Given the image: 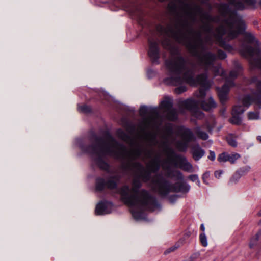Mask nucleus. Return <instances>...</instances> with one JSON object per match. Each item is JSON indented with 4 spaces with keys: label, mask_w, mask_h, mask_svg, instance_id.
Returning <instances> with one entry per match:
<instances>
[{
    "label": "nucleus",
    "mask_w": 261,
    "mask_h": 261,
    "mask_svg": "<svg viewBox=\"0 0 261 261\" xmlns=\"http://www.w3.org/2000/svg\"><path fill=\"white\" fill-rule=\"evenodd\" d=\"M75 144L82 151L91 155L94 163L101 170L112 173L109 165L106 162L108 156L121 161L127 160L126 166H131L135 170L136 177L132 181L131 188L124 185L119 189L121 200L131 207L133 216L139 220L144 217L145 211H154L159 207L156 199L149 192L144 189H140L142 181L147 182L150 180L151 172L155 173L160 168L159 157L151 159L147 164L148 171L139 162L135 160L141 158L144 161L150 158L151 150H146L137 145L134 148L127 150L126 147L119 143L110 134L102 137H94L93 143L88 146L84 145L83 140L77 138Z\"/></svg>",
    "instance_id": "obj_1"
},
{
    "label": "nucleus",
    "mask_w": 261,
    "mask_h": 261,
    "mask_svg": "<svg viewBox=\"0 0 261 261\" xmlns=\"http://www.w3.org/2000/svg\"><path fill=\"white\" fill-rule=\"evenodd\" d=\"M226 57L225 53L219 49L217 55L210 51L202 54L197 59L196 64L192 63L178 54L166 61V67L169 72V77L164 79L165 84L176 86L186 83L191 86H200L199 91L196 94V99L189 98L178 100L177 106L180 109L189 110L192 115L200 119L204 115L199 110L200 108L208 111L216 107V104L212 97H210L207 102L204 100L206 91L211 85V82L207 80V72L211 71L215 76L225 77V72L221 64L215 65V61L217 59H224Z\"/></svg>",
    "instance_id": "obj_2"
},
{
    "label": "nucleus",
    "mask_w": 261,
    "mask_h": 261,
    "mask_svg": "<svg viewBox=\"0 0 261 261\" xmlns=\"http://www.w3.org/2000/svg\"><path fill=\"white\" fill-rule=\"evenodd\" d=\"M219 11L222 17L221 22L220 17H214L215 18L214 21L202 20L205 23L201 28L207 35L205 38L207 44L211 43L213 37L216 44L230 50L232 47L225 44L224 36L227 35L228 39H233L238 35L244 34L246 25L242 17L236 11L229 10L227 4H221Z\"/></svg>",
    "instance_id": "obj_3"
},
{
    "label": "nucleus",
    "mask_w": 261,
    "mask_h": 261,
    "mask_svg": "<svg viewBox=\"0 0 261 261\" xmlns=\"http://www.w3.org/2000/svg\"><path fill=\"white\" fill-rule=\"evenodd\" d=\"M157 30L161 35L167 37L162 42V45L164 48L170 51L171 54V57L165 61V63L170 60L172 57H176L177 54L181 56L177 49L172 45L170 38L185 45L189 53L197 59L202 54L200 50L205 49L201 32L195 31L190 27L187 20H184L179 27L173 28L171 25L164 27L158 25Z\"/></svg>",
    "instance_id": "obj_4"
},
{
    "label": "nucleus",
    "mask_w": 261,
    "mask_h": 261,
    "mask_svg": "<svg viewBox=\"0 0 261 261\" xmlns=\"http://www.w3.org/2000/svg\"><path fill=\"white\" fill-rule=\"evenodd\" d=\"M172 106V100L169 97H165L161 102L159 108L141 106L139 109V115L142 117V119L138 124L139 129L144 132L146 129L159 128L161 124L160 111L165 115L168 120L171 121L176 120L177 111Z\"/></svg>",
    "instance_id": "obj_5"
},
{
    "label": "nucleus",
    "mask_w": 261,
    "mask_h": 261,
    "mask_svg": "<svg viewBox=\"0 0 261 261\" xmlns=\"http://www.w3.org/2000/svg\"><path fill=\"white\" fill-rule=\"evenodd\" d=\"M259 45V41L254 34L246 32L244 34V40L238 49L242 56L248 59L252 69L261 70V51Z\"/></svg>",
    "instance_id": "obj_6"
},
{
    "label": "nucleus",
    "mask_w": 261,
    "mask_h": 261,
    "mask_svg": "<svg viewBox=\"0 0 261 261\" xmlns=\"http://www.w3.org/2000/svg\"><path fill=\"white\" fill-rule=\"evenodd\" d=\"M151 185L153 189L162 196H166L170 192L186 193L190 189V186L187 183L179 182L172 184L160 174L155 175L151 180Z\"/></svg>",
    "instance_id": "obj_7"
},
{
    "label": "nucleus",
    "mask_w": 261,
    "mask_h": 261,
    "mask_svg": "<svg viewBox=\"0 0 261 261\" xmlns=\"http://www.w3.org/2000/svg\"><path fill=\"white\" fill-rule=\"evenodd\" d=\"M235 69L230 72L229 77L226 79L225 83L222 88H218V94L221 103L224 104L228 99V94L229 91V88L234 86V83L232 81L239 75L241 73L242 67L237 62H234Z\"/></svg>",
    "instance_id": "obj_8"
},
{
    "label": "nucleus",
    "mask_w": 261,
    "mask_h": 261,
    "mask_svg": "<svg viewBox=\"0 0 261 261\" xmlns=\"http://www.w3.org/2000/svg\"><path fill=\"white\" fill-rule=\"evenodd\" d=\"M176 134L182 140V141H177L175 144L176 148L180 152L186 151L189 143L196 140L192 130L184 126L178 127L176 130Z\"/></svg>",
    "instance_id": "obj_9"
},
{
    "label": "nucleus",
    "mask_w": 261,
    "mask_h": 261,
    "mask_svg": "<svg viewBox=\"0 0 261 261\" xmlns=\"http://www.w3.org/2000/svg\"><path fill=\"white\" fill-rule=\"evenodd\" d=\"M240 100L242 105H237L233 108L232 111V117L230 119V122L233 124L239 125L241 123L242 118L240 116L250 106L252 100L249 95H245Z\"/></svg>",
    "instance_id": "obj_10"
},
{
    "label": "nucleus",
    "mask_w": 261,
    "mask_h": 261,
    "mask_svg": "<svg viewBox=\"0 0 261 261\" xmlns=\"http://www.w3.org/2000/svg\"><path fill=\"white\" fill-rule=\"evenodd\" d=\"M184 12L187 18L193 21L195 20L197 15L199 16L201 20H206L208 22L214 21L215 19L208 13L204 12L202 8L196 4L192 8L188 7Z\"/></svg>",
    "instance_id": "obj_11"
},
{
    "label": "nucleus",
    "mask_w": 261,
    "mask_h": 261,
    "mask_svg": "<svg viewBox=\"0 0 261 261\" xmlns=\"http://www.w3.org/2000/svg\"><path fill=\"white\" fill-rule=\"evenodd\" d=\"M120 179L119 174L109 176L106 181L102 178H98L96 181V191H101L105 187L110 190L116 189Z\"/></svg>",
    "instance_id": "obj_12"
},
{
    "label": "nucleus",
    "mask_w": 261,
    "mask_h": 261,
    "mask_svg": "<svg viewBox=\"0 0 261 261\" xmlns=\"http://www.w3.org/2000/svg\"><path fill=\"white\" fill-rule=\"evenodd\" d=\"M173 134V129L170 125H167L165 128V133L162 136L163 141L161 142L159 147L167 155L168 160H172L171 155L174 154L173 150L168 146V141Z\"/></svg>",
    "instance_id": "obj_13"
},
{
    "label": "nucleus",
    "mask_w": 261,
    "mask_h": 261,
    "mask_svg": "<svg viewBox=\"0 0 261 261\" xmlns=\"http://www.w3.org/2000/svg\"><path fill=\"white\" fill-rule=\"evenodd\" d=\"M232 2L234 3V9L238 10L261 8V0L258 3L256 0H232Z\"/></svg>",
    "instance_id": "obj_14"
},
{
    "label": "nucleus",
    "mask_w": 261,
    "mask_h": 261,
    "mask_svg": "<svg viewBox=\"0 0 261 261\" xmlns=\"http://www.w3.org/2000/svg\"><path fill=\"white\" fill-rule=\"evenodd\" d=\"M250 83H255L256 89L255 91L252 92L251 94L247 95L250 96V98L252 100V103L254 102L256 104L259 109L261 108V79L254 76L251 79Z\"/></svg>",
    "instance_id": "obj_15"
},
{
    "label": "nucleus",
    "mask_w": 261,
    "mask_h": 261,
    "mask_svg": "<svg viewBox=\"0 0 261 261\" xmlns=\"http://www.w3.org/2000/svg\"><path fill=\"white\" fill-rule=\"evenodd\" d=\"M148 55L152 60L155 63H159L160 58V49L159 46V41L156 40L149 39Z\"/></svg>",
    "instance_id": "obj_16"
},
{
    "label": "nucleus",
    "mask_w": 261,
    "mask_h": 261,
    "mask_svg": "<svg viewBox=\"0 0 261 261\" xmlns=\"http://www.w3.org/2000/svg\"><path fill=\"white\" fill-rule=\"evenodd\" d=\"M176 166L179 167L181 169L188 172H192L193 168L191 163L188 162L187 159L180 155H175Z\"/></svg>",
    "instance_id": "obj_17"
},
{
    "label": "nucleus",
    "mask_w": 261,
    "mask_h": 261,
    "mask_svg": "<svg viewBox=\"0 0 261 261\" xmlns=\"http://www.w3.org/2000/svg\"><path fill=\"white\" fill-rule=\"evenodd\" d=\"M113 206L111 202L101 201L96 206L95 213L99 215L109 214L112 211Z\"/></svg>",
    "instance_id": "obj_18"
},
{
    "label": "nucleus",
    "mask_w": 261,
    "mask_h": 261,
    "mask_svg": "<svg viewBox=\"0 0 261 261\" xmlns=\"http://www.w3.org/2000/svg\"><path fill=\"white\" fill-rule=\"evenodd\" d=\"M148 129H146L145 131L143 132L141 129H140V132L142 133V135L140 136V137L144 140L147 141L148 143V145L150 146H158L159 148H161L159 147L160 143L156 140V136L155 134H153L151 132H147Z\"/></svg>",
    "instance_id": "obj_19"
},
{
    "label": "nucleus",
    "mask_w": 261,
    "mask_h": 261,
    "mask_svg": "<svg viewBox=\"0 0 261 261\" xmlns=\"http://www.w3.org/2000/svg\"><path fill=\"white\" fill-rule=\"evenodd\" d=\"M191 153L193 159L198 161L204 156L205 151L199 144H195L191 147Z\"/></svg>",
    "instance_id": "obj_20"
},
{
    "label": "nucleus",
    "mask_w": 261,
    "mask_h": 261,
    "mask_svg": "<svg viewBox=\"0 0 261 261\" xmlns=\"http://www.w3.org/2000/svg\"><path fill=\"white\" fill-rule=\"evenodd\" d=\"M194 131L197 136L202 140H206L208 138L207 134L203 131L200 127H196Z\"/></svg>",
    "instance_id": "obj_21"
},
{
    "label": "nucleus",
    "mask_w": 261,
    "mask_h": 261,
    "mask_svg": "<svg viewBox=\"0 0 261 261\" xmlns=\"http://www.w3.org/2000/svg\"><path fill=\"white\" fill-rule=\"evenodd\" d=\"M237 138V136L234 134H228L226 137L227 142L229 145L232 147H236L238 144L236 141Z\"/></svg>",
    "instance_id": "obj_22"
},
{
    "label": "nucleus",
    "mask_w": 261,
    "mask_h": 261,
    "mask_svg": "<svg viewBox=\"0 0 261 261\" xmlns=\"http://www.w3.org/2000/svg\"><path fill=\"white\" fill-rule=\"evenodd\" d=\"M168 176L170 177H175L177 180L183 179L182 174L179 171H169Z\"/></svg>",
    "instance_id": "obj_23"
},
{
    "label": "nucleus",
    "mask_w": 261,
    "mask_h": 261,
    "mask_svg": "<svg viewBox=\"0 0 261 261\" xmlns=\"http://www.w3.org/2000/svg\"><path fill=\"white\" fill-rule=\"evenodd\" d=\"M116 133L118 137L124 141H128L130 139L129 135L121 129H118Z\"/></svg>",
    "instance_id": "obj_24"
},
{
    "label": "nucleus",
    "mask_w": 261,
    "mask_h": 261,
    "mask_svg": "<svg viewBox=\"0 0 261 261\" xmlns=\"http://www.w3.org/2000/svg\"><path fill=\"white\" fill-rule=\"evenodd\" d=\"M242 177L241 173L237 171L233 174L231 178L230 179L229 181V185H232L235 184L239 180L240 178Z\"/></svg>",
    "instance_id": "obj_25"
},
{
    "label": "nucleus",
    "mask_w": 261,
    "mask_h": 261,
    "mask_svg": "<svg viewBox=\"0 0 261 261\" xmlns=\"http://www.w3.org/2000/svg\"><path fill=\"white\" fill-rule=\"evenodd\" d=\"M248 118L250 120H258L260 118V114L259 111L249 112L248 113Z\"/></svg>",
    "instance_id": "obj_26"
},
{
    "label": "nucleus",
    "mask_w": 261,
    "mask_h": 261,
    "mask_svg": "<svg viewBox=\"0 0 261 261\" xmlns=\"http://www.w3.org/2000/svg\"><path fill=\"white\" fill-rule=\"evenodd\" d=\"M99 95L102 100H106L109 102H110L111 101H113V98L104 91H100Z\"/></svg>",
    "instance_id": "obj_27"
},
{
    "label": "nucleus",
    "mask_w": 261,
    "mask_h": 261,
    "mask_svg": "<svg viewBox=\"0 0 261 261\" xmlns=\"http://www.w3.org/2000/svg\"><path fill=\"white\" fill-rule=\"evenodd\" d=\"M241 157V155L238 153H233L229 154L228 161L231 164H234L237 160Z\"/></svg>",
    "instance_id": "obj_28"
},
{
    "label": "nucleus",
    "mask_w": 261,
    "mask_h": 261,
    "mask_svg": "<svg viewBox=\"0 0 261 261\" xmlns=\"http://www.w3.org/2000/svg\"><path fill=\"white\" fill-rule=\"evenodd\" d=\"M229 153L227 152H223L220 154L218 157V161L219 162H226L228 161Z\"/></svg>",
    "instance_id": "obj_29"
},
{
    "label": "nucleus",
    "mask_w": 261,
    "mask_h": 261,
    "mask_svg": "<svg viewBox=\"0 0 261 261\" xmlns=\"http://www.w3.org/2000/svg\"><path fill=\"white\" fill-rule=\"evenodd\" d=\"M78 110L82 113H88L91 112V108L87 105H83L82 106H78Z\"/></svg>",
    "instance_id": "obj_30"
},
{
    "label": "nucleus",
    "mask_w": 261,
    "mask_h": 261,
    "mask_svg": "<svg viewBox=\"0 0 261 261\" xmlns=\"http://www.w3.org/2000/svg\"><path fill=\"white\" fill-rule=\"evenodd\" d=\"M250 167L249 166H245L242 168H240L239 170H237L238 172H239L241 173V176H244L247 174L250 170Z\"/></svg>",
    "instance_id": "obj_31"
},
{
    "label": "nucleus",
    "mask_w": 261,
    "mask_h": 261,
    "mask_svg": "<svg viewBox=\"0 0 261 261\" xmlns=\"http://www.w3.org/2000/svg\"><path fill=\"white\" fill-rule=\"evenodd\" d=\"M199 239L203 246L206 247L207 246V238L204 232H202L200 234Z\"/></svg>",
    "instance_id": "obj_32"
},
{
    "label": "nucleus",
    "mask_w": 261,
    "mask_h": 261,
    "mask_svg": "<svg viewBox=\"0 0 261 261\" xmlns=\"http://www.w3.org/2000/svg\"><path fill=\"white\" fill-rule=\"evenodd\" d=\"M179 245L175 244V245L169 247V248H168L164 251V254L167 255L171 252L175 251L176 249H177L179 248Z\"/></svg>",
    "instance_id": "obj_33"
},
{
    "label": "nucleus",
    "mask_w": 261,
    "mask_h": 261,
    "mask_svg": "<svg viewBox=\"0 0 261 261\" xmlns=\"http://www.w3.org/2000/svg\"><path fill=\"white\" fill-rule=\"evenodd\" d=\"M187 90V88L184 85H181L175 89V92L177 94H181Z\"/></svg>",
    "instance_id": "obj_34"
},
{
    "label": "nucleus",
    "mask_w": 261,
    "mask_h": 261,
    "mask_svg": "<svg viewBox=\"0 0 261 261\" xmlns=\"http://www.w3.org/2000/svg\"><path fill=\"white\" fill-rule=\"evenodd\" d=\"M188 178L193 182H194V181L196 182L197 185H199L200 181L199 180L198 177L197 175L194 174V175H190L188 177Z\"/></svg>",
    "instance_id": "obj_35"
},
{
    "label": "nucleus",
    "mask_w": 261,
    "mask_h": 261,
    "mask_svg": "<svg viewBox=\"0 0 261 261\" xmlns=\"http://www.w3.org/2000/svg\"><path fill=\"white\" fill-rule=\"evenodd\" d=\"M259 238L258 234H257L255 238L251 239L250 243H249V247L252 248L255 245L256 242L258 240Z\"/></svg>",
    "instance_id": "obj_36"
},
{
    "label": "nucleus",
    "mask_w": 261,
    "mask_h": 261,
    "mask_svg": "<svg viewBox=\"0 0 261 261\" xmlns=\"http://www.w3.org/2000/svg\"><path fill=\"white\" fill-rule=\"evenodd\" d=\"M223 39L225 41V44H226L229 45V44L227 43V42L229 41L231 39H228V38L227 37V35H225V36H224ZM229 46H230V45H229ZM230 46H231V45H230ZM231 47H232V48H230V50H228L227 49H226V50H227L228 51H230V52H232V51H233L234 50V49H237L236 47H233L232 46H231ZM225 49L226 50V49Z\"/></svg>",
    "instance_id": "obj_37"
},
{
    "label": "nucleus",
    "mask_w": 261,
    "mask_h": 261,
    "mask_svg": "<svg viewBox=\"0 0 261 261\" xmlns=\"http://www.w3.org/2000/svg\"><path fill=\"white\" fill-rule=\"evenodd\" d=\"M208 159L212 160V161H214L215 159V152L213 151H210V154L208 156Z\"/></svg>",
    "instance_id": "obj_38"
},
{
    "label": "nucleus",
    "mask_w": 261,
    "mask_h": 261,
    "mask_svg": "<svg viewBox=\"0 0 261 261\" xmlns=\"http://www.w3.org/2000/svg\"><path fill=\"white\" fill-rule=\"evenodd\" d=\"M210 173L208 172H206L203 174L202 176V179L203 182L206 183V179L209 177Z\"/></svg>",
    "instance_id": "obj_39"
},
{
    "label": "nucleus",
    "mask_w": 261,
    "mask_h": 261,
    "mask_svg": "<svg viewBox=\"0 0 261 261\" xmlns=\"http://www.w3.org/2000/svg\"><path fill=\"white\" fill-rule=\"evenodd\" d=\"M223 173V171L221 170L216 171L215 172V176L217 178H219Z\"/></svg>",
    "instance_id": "obj_40"
},
{
    "label": "nucleus",
    "mask_w": 261,
    "mask_h": 261,
    "mask_svg": "<svg viewBox=\"0 0 261 261\" xmlns=\"http://www.w3.org/2000/svg\"><path fill=\"white\" fill-rule=\"evenodd\" d=\"M203 127L204 129H206L209 132H211L213 129V127L207 124H205L204 125H203Z\"/></svg>",
    "instance_id": "obj_41"
},
{
    "label": "nucleus",
    "mask_w": 261,
    "mask_h": 261,
    "mask_svg": "<svg viewBox=\"0 0 261 261\" xmlns=\"http://www.w3.org/2000/svg\"><path fill=\"white\" fill-rule=\"evenodd\" d=\"M229 2V4H227V6L228 7V9L229 10H230V9L229 8V7H234V3L232 2V0H228Z\"/></svg>",
    "instance_id": "obj_42"
},
{
    "label": "nucleus",
    "mask_w": 261,
    "mask_h": 261,
    "mask_svg": "<svg viewBox=\"0 0 261 261\" xmlns=\"http://www.w3.org/2000/svg\"><path fill=\"white\" fill-rule=\"evenodd\" d=\"M256 216L261 217V209L257 212ZM259 225H261V219L258 222Z\"/></svg>",
    "instance_id": "obj_43"
},
{
    "label": "nucleus",
    "mask_w": 261,
    "mask_h": 261,
    "mask_svg": "<svg viewBox=\"0 0 261 261\" xmlns=\"http://www.w3.org/2000/svg\"><path fill=\"white\" fill-rule=\"evenodd\" d=\"M163 169L164 170H169V167L168 166H166L164 165L162 166Z\"/></svg>",
    "instance_id": "obj_44"
},
{
    "label": "nucleus",
    "mask_w": 261,
    "mask_h": 261,
    "mask_svg": "<svg viewBox=\"0 0 261 261\" xmlns=\"http://www.w3.org/2000/svg\"><path fill=\"white\" fill-rule=\"evenodd\" d=\"M202 3H206L209 0H200Z\"/></svg>",
    "instance_id": "obj_45"
},
{
    "label": "nucleus",
    "mask_w": 261,
    "mask_h": 261,
    "mask_svg": "<svg viewBox=\"0 0 261 261\" xmlns=\"http://www.w3.org/2000/svg\"><path fill=\"white\" fill-rule=\"evenodd\" d=\"M257 139L259 141L261 142V136H258L257 138Z\"/></svg>",
    "instance_id": "obj_46"
},
{
    "label": "nucleus",
    "mask_w": 261,
    "mask_h": 261,
    "mask_svg": "<svg viewBox=\"0 0 261 261\" xmlns=\"http://www.w3.org/2000/svg\"><path fill=\"white\" fill-rule=\"evenodd\" d=\"M200 228H204V226L203 224H201Z\"/></svg>",
    "instance_id": "obj_47"
},
{
    "label": "nucleus",
    "mask_w": 261,
    "mask_h": 261,
    "mask_svg": "<svg viewBox=\"0 0 261 261\" xmlns=\"http://www.w3.org/2000/svg\"><path fill=\"white\" fill-rule=\"evenodd\" d=\"M129 11H130V13H133L134 12H133V10H131V9H129Z\"/></svg>",
    "instance_id": "obj_48"
}]
</instances>
